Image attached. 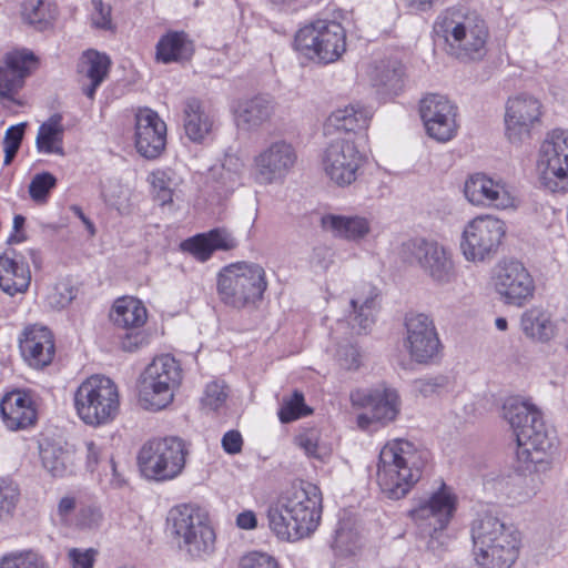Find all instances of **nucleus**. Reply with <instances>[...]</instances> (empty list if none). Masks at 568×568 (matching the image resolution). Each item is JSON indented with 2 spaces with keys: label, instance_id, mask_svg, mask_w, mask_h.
Here are the masks:
<instances>
[{
  "label": "nucleus",
  "instance_id": "1",
  "mask_svg": "<svg viewBox=\"0 0 568 568\" xmlns=\"http://www.w3.org/2000/svg\"><path fill=\"white\" fill-rule=\"evenodd\" d=\"M503 417L516 436V456L520 467L525 470L545 468L555 446L539 409L514 396L504 402Z\"/></svg>",
  "mask_w": 568,
  "mask_h": 568
},
{
  "label": "nucleus",
  "instance_id": "2",
  "mask_svg": "<svg viewBox=\"0 0 568 568\" xmlns=\"http://www.w3.org/2000/svg\"><path fill=\"white\" fill-rule=\"evenodd\" d=\"M434 32L444 39L447 53L460 61H478L486 55L488 28L481 16L467 6L443 11L434 23Z\"/></svg>",
  "mask_w": 568,
  "mask_h": 568
},
{
  "label": "nucleus",
  "instance_id": "3",
  "mask_svg": "<svg viewBox=\"0 0 568 568\" xmlns=\"http://www.w3.org/2000/svg\"><path fill=\"white\" fill-rule=\"evenodd\" d=\"M378 459L377 483L387 498L397 500L420 479L428 453L408 440L394 439L382 448Z\"/></svg>",
  "mask_w": 568,
  "mask_h": 568
},
{
  "label": "nucleus",
  "instance_id": "4",
  "mask_svg": "<svg viewBox=\"0 0 568 568\" xmlns=\"http://www.w3.org/2000/svg\"><path fill=\"white\" fill-rule=\"evenodd\" d=\"M475 559L483 568H509L518 557L519 532L497 516L486 513L471 524Z\"/></svg>",
  "mask_w": 568,
  "mask_h": 568
},
{
  "label": "nucleus",
  "instance_id": "5",
  "mask_svg": "<svg viewBox=\"0 0 568 568\" xmlns=\"http://www.w3.org/2000/svg\"><path fill=\"white\" fill-rule=\"evenodd\" d=\"M267 287L264 268L254 263L237 262L222 268L217 278L220 300L241 308L261 301Z\"/></svg>",
  "mask_w": 568,
  "mask_h": 568
},
{
  "label": "nucleus",
  "instance_id": "6",
  "mask_svg": "<svg viewBox=\"0 0 568 568\" xmlns=\"http://www.w3.org/2000/svg\"><path fill=\"white\" fill-rule=\"evenodd\" d=\"M119 405L118 387L105 376L93 375L87 378L74 393V407L87 425L98 426L113 420Z\"/></svg>",
  "mask_w": 568,
  "mask_h": 568
},
{
  "label": "nucleus",
  "instance_id": "7",
  "mask_svg": "<svg viewBox=\"0 0 568 568\" xmlns=\"http://www.w3.org/2000/svg\"><path fill=\"white\" fill-rule=\"evenodd\" d=\"M182 381V369L170 354L155 357L142 373L139 384V402L146 408L160 410L173 400L174 389Z\"/></svg>",
  "mask_w": 568,
  "mask_h": 568
},
{
  "label": "nucleus",
  "instance_id": "8",
  "mask_svg": "<svg viewBox=\"0 0 568 568\" xmlns=\"http://www.w3.org/2000/svg\"><path fill=\"white\" fill-rule=\"evenodd\" d=\"M187 453L185 443L179 437L151 439L141 447L138 466L148 479L171 480L183 471Z\"/></svg>",
  "mask_w": 568,
  "mask_h": 568
},
{
  "label": "nucleus",
  "instance_id": "9",
  "mask_svg": "<svg viewBox=\"0 0 568 568\" xmlns=\"http://www.w3.org/2000/svg\"><path fill=\"white\" fill-rule=\"evenodd\" d=\"M297 51L325 64L335 62L346 50V32L339 22L318 19L301 28L294 39Z\"/></svg>",
  "mask_w": 568,
  "mask_h": 568
},
{
  "label": "nucleus",
  "instance_id": "10",
  "mask_svg": "<svg viewBox=\"0 0 568 568\" xmlns=\"http://www.w3.org/2000/svg\"><path fill=\"white\" fill-rule=\"evenodd\" d=\"M455 510L456 496L445 484H442V487L428 499L409 511L420 534L429 537L427 548L434 554H438L445 544L446 536L443 530L448 526Z\"/></svg>",
  "mask_w": 568,
  "mask_h": 568
},
{
  "label": "nucleus",
  "instance_id": "11",
  "mask_svg": "<svg viewBox=\"0 0 568 568\" xmlns=\"http://www.w3.org/2000/svg\"><path fill=\"white\" fill-rule=\"evenodd\" d=\"M168 523L172 534L179 539V547L191 556L201 557L213 550L215 534L200 508L192 505L173 507Z\"/></svg>",
  "mask_w": 568,
  "mask_h": 568
},
{
  "label": "nucleus",
  "instance_id": "12",
  "mask_svg": "<svg viewBox=\"0 0 568 568\" xmlns=\"http://www.w3.org/2000/svg\"><path fill=\"white\" fill-rule=\"evenodd\" d=\"M404 262L417 266L438 285L452 283L456 277L455 265L450 252L434 240L414 237L400 246Z\"/></svg>",
  "mask_w": 568,
  "mask_h": 568
},
{
  "label": "nucleus",
  "instance_id": "13",
  "mask_svg": "<svg viewBox=\"0 0 568 568\" xmlns=\"http://www.w3.org/2000/svg\"><path fill=\"white\" fill-rule=\"evenodd\" d=\"M506 234L504 221L493 215H479L463 231L460 248L467 261L483 262L498 251Z\"/></svg>",
  "mask_w": 568,
  "mask_h": 568
},
{
  "label": "nucleus",
  "instance_id": "14",
  "mask_svg": "<svg viewBox=\"0 0 568 568\" xmlns=\"http://www.w3.org/2000/svg\"><path fill=\"white\" fill-rule=\"evenodd\" d=\"M540 181L550 192L568 191V130L547 134L539 152Z\"/></svg>",
  "mask_w": 568,
  "mask_h": 568
},
{
  "label": "nucleus",
  "instance_id": "15",
  "mask_svg": "<svg viewBox=\"0 0 568 568\" xmlns=\"http://www.w3.org/2000/svg\"><path fill=\"white\" fill-rule=\"evenodd\" d=\"M280 509L298 524L300 535L312 534L318 526L322 515V494L311 483L293 485L280 496Z\"/></svg>",
  "mask_w": 568,
  "mask_h": 568
},
{
  "label": "nucleus",
  "instance_id": "16",
  "mask_svg": "<svg viewBox=\"0 0 568 568\" xmlns=\"http://www.w3.org/2000/svg\"><path fill=\"white\" fill-rule=\"evenodd\" d=\"M364 163V156L352 139L333 140L322 154V168L326 176L337 186L354 183L357 172Z\"/></svg>",
  "mask_w": 568,
  "mask_h": 568
},
{
  "label": "nucleus",
  "instance_id": "17",
  "mask_svg": "<svg viewBox=\"0 0 568 568\" xmlns=\"http://www.w3.org/2000/svg\"><path fill=\"white\" fill-rule=\"evenodd\" d=\"M349 398L354 407L367 410L357 417V425L362 429L368 428L371 423L387 425L399 413V396L394 388L356 389Z\"/></svg>",
  "mask_w": 568,
  "mask_h": 568
},
{
  "label": "nucleus",
  "instance_id": "18",
  "mask_svg": "<svg viewBox=\"0 0 568 568\" xmlns=\"http://www.w3.org/2000/svg\"><path fill=\"white\" fill-rule=\"evenodd\" d=\"M494 285L504 303L518 307L528 303L535 292L534 278L519 261L499 263Z\"/></svg>",
  "mask_w": 568,
  "mask_h": 568
},
{
  "label": "nucleus",
  "instance_id": "19",
  "mask_svg": "<svg viewBox=\"0 0 568 568\" xmlns=\"http://www.w3.org/2000/svg\"><path fill=\"white\" fill-rule=\"evenodd\" d=\"M406 346L414 361L428 363L439 352L440 342L433 320L423 313H408L405 317Z\"/></svg>",
  "mask_w": 568,
  "mask_h": 568
},
{
  "label": "nucleus",
  "instance_id": "20",
  "mask_svg": "<svg viewBox=\"0 0 568 568\" xmlns=\"http://www.w3.org/2000/svg\"><path fill=\"white\" fill-rule=\"evenodd\" d=\"M419 113L427 134L434 140L446 142L456 134V108L446 97L427 95L420 101Z\"/></svg>",
  "mask_w": 568,
  "mask_h": 568
},
{
  "label": "nucleus",
  "instance_id": "21",
  "mask_svg": "<svg viewBox=\"0 0 568 568\" xmlns=\"http://www.w3.org/2000/svg\"><path fill=\"white\" fill-rule=\"evenodd\" d=\"M541 115V104L530 95H518L509 99L506 105V136L511 143L528 139L530 129Z\"/></svg>",
  "mask_w": 568,
  "mask_h": 568
},
{
  "label": "nucleus",
  "instance_id": "22",
  "mask_svg": "<svg viewBox=\"0 0 568 568\" xmlns=\"http://www.w3.org/2000/svg\"><path fill=\"white\" fill-rule=\"evenodd\" d=\"M296 160L292 144L285 141L273 142L255 158L256 180L263 184L281 180L292 170Z\"/></svg>",
  "mask_w": 568,
  "mask_h": 568
},
{
  "label": "nucleus",
  "instance_id": "23",
  "mask_svg": "<svg viewBox=\"0 0 568 568\" xmlns=\"http://www.w3.org/2000/svg\"><path fill=\"white\" fill-rule=\"evenodd\" d=\"M166 143V125L156 112L141 109L135 115V146L145 159H156Z\"/></svg>",
  "mask_w": 568,
  "mask_h": 568
},
{
  "label": "nucleus",
  "instance_id": "24",
  "mask_svg": "<svg viewBox=\"0 0 568 568\" xmlns=\"http://www.w3.org/2000/svg\"><path fill=\"white\" fill-rule=\"evenodd\" d=\"M466 199L474 205L507 209L513 205L514 197L506 184L495 181L485 174L469 176L464 185Z\"/></svg>",
  "mask_w": 568,
  "mask_h": 568
},
{
  "label": "nucleus",
  "instance_id": "25",
  "mask_svg": "<svg viewBox=\"0 0 568 568\" xmlns=\"http://www.w3.org/2000/svg\"><path fill=\"white\" fill-rule=\"evenodd\" d=\"M37 63L36 55L26 50L9 52L0 65V100H13V95L24 84L31 72V64Z\"/></svg>",
  "mask_w": 568,
  "mask_h": 568
},
{
  "label": "nucleus",
  "instance_id": "26",
  "mask_svg": "<svg viewBox=\"0 0 568 568\" xmlns=\"http://www.w3.org/2000/svg\"><path fill=\"white\" fill-rule=\"evenodd\" d=\"M20 349L30 366L43 368L54 356V342L52 333L43 326H32L24 331V338L20 341Z\"/></svg>",
  "mask_w": 568,
  "mask_h": 568
},
{
  "label": "nucleus",
  "instance_id": "27",
  "mask_svg": "<svg viewBox=\"0 0 568 568\" xmlns=\"http://www.w3.org/2000/svg\"><path fill=\"white\" fill-rule=\"evenodd\" d=\"M31 274L23 256L8 250L0 256V288L10 296L28 290Z\"/></svg>",
  "mask_w": 568,
  "mask_h": 568
},
{
  "label": "nucleus",
  "instance_id": "28",
  "mask_svg": "<svg viewBox=\"0 0 568 568\" xmlns=\"http://www.w3.org/2000/svg\"><path fill=\"white\" fill-rule=\"evenodd\" d=\"M0 413L3 423L10 430L27 428L37 419V412L31 398L20 390L11 392L2 398Z\"/></svg>",
  "mask_w": 568,
  "mask_h": 568
},
{
  "label": "nucleus",
  "instance_id": "29",
  "mask_svg": "<svg viewBox=\"0 0 568 568\" xmlns=\"http://www.w3.org/2000/svg\"><path fill=\"white\" fill-rule=\"evenodd\" d=\"M236 240L226 229H213L197 234L182 243V248L199 261H207L217 250L229 251L236 246Z\"/></svg>",
  "mask_w": 568,
  "mask_h": 568
},
{
  "label": "nucleus",
  "instance_id": "30",
  "mask_svg": "<svg viewBox=\"0 0 568 568\" xmlns=\"http://www.w3.org/2000/svg\"><path fill=\"white\" fill-rule=\"evenodd\" d=\"M321 226L335 237L353 242L363 240L371 232V221L362 215L325 214Z\"/></svg>",
  "mask_w": 568,
  "mask_h": 568
},
{
  "label": "nucleus",
  "instance_id": "31",
  "mask_svg": "<svg viewBox=\"0 0 568 568\" xmlns=\"http://www.w3.org/2000/svg\"><path fill=\"white\" fill-rule=\"evenodd\" d=\"M213 115L196 98H189L183 105V128L185 135L195 143H202L212 132Z\"/></svg>",
  "mask_w": 568,
  "mask_h": 568
},
{
  "label": "nucleus",
  "instance_id": "32",
  "mask_svg": "<svg viewBox=\"0 0 568 568\" xmlns=\"http://www.w3.org/2000/svg\"><path fill=\"white\" fill-rule=\"evenodd\" d=\"M43 468L53 477H64L72 471L73 453L61 442L44 438L40 445Z\"/></svg>",
  "mask_w": 568,
  "mask_h": 568
},
{
  "label": "nucleus",
  "instance_id": "33",
  "mask_svg": "<svg viewBox=\"0 0 568 568\" xmlns=\"http://www.w3.org/2000/svg\"><path fill=\"white\" fill-rule=\"evenodd\" d=\"M403 64L393 59L377 62L369 72L374 88L382 95H396L403 88Z\"/></svg>",
  "mask_w": 568,
  "mask_h": 568
},
{
  "label": "nucleus",
  "instance_id": "34",
  "mask_svg": "<svg viewBox=\"0 0 568 568\" xmlns=\"http://www.w3.org/2000/svg\"><path fill=\"white\" fill-rule=\"evenodd\" d=\"M194 48L183 31H170L156 44V59L163 63L189 60Z\"/></svg>",
  "mask_w": 568,
  "mask_h": 568
},
{
  "label": "nucleus",
  "instance_id": "35",
  "mask_svg": "<svg viewBox=\"0 0 568 568\" xmlns=\"http://www.w3.org/2000/svg\"><path fill=\"white\" fill-rule=\"evenodd\" d=\"M244 163L240 156L226 153L219 165L210 170V176L215 182V189L225 194L233 192L242 184Z\"/></svg>",
  "mask_w": 568,
  "mask_h": 568
},
{
  "label": "nucleus",
  "instance_id": "36",
  "mask_svg": "<svg viewBox=\"0 0 568 568\" xmlns=\"http://www.w3.org/2000/svg\"><path fill=\"white\" fill-rule=\"evenodd\" d=\"M372 118L371 110L359 105L349 104L343 109H337L328 116L329 126L346 133H357L368 126Z\"/></svg>",
  "mask_w": 568,
  "mask_h": 568
},
{
  "label": "nucleus",
  "instance_id": "37",
  "mask_svg": "<svg viewBox=\"0 0 568 568\" xmlns=\"http://www.w3.org/2000/svg\"><path fill=\"white\" fill-rule=\"evenodd\" d=\"M272 112V100L267 95H256L240 104L237 125L246 130L257 128L270 119Z\"/></svg>",
  "mask_w": 568,
  "mask_h": 568
},
{
  "label": "nucleus",
  "instance_id": "38",
  "mask_svg": "<svg viewBox=\"0 0 568 568\" xmlns=\"http://www.w3.org/2000/svg\"><path fill=\"white\" fill-rule=\"evenodd\" d=\"M111 318L120 327L134 329L140 328L146 322L148 312L138 298L122 297L114 303Z\"/></svg>",
  "mask_w": 568,
  "mask_h": 568
},
{
  "label": "nucleus",
  "instance_id": "39",
  "mask_svg": "<svg viewBox=\"0 0 568 568\" xmlns=\"http://www.w3.org/2000/svg\"><path fill=\"white\" fill-rule=\"evenodd\" d=\"M549 457H547V466L545 468H535L525 470L521 468L518 458L516 457L517 465L515 467L519 475L514 479L513 488L509 496L517 503H524L531 499L538 494L541 488L542 480L538 473L545 471L549 467Z\"/></svg>",
  "mask_w": 568,
  "mask_h": 568
},
{
  "label": "nucleus",
  "instance_id": "40",
  "mask_svg": "<svg viewBox=\"0 0 568 568\" xmlns=\"http://www.w3.org/2000/svg\"><path fill=\"white\" fill-rule=\"evenodd\" d=\"M520 326L524 334L538 342H548L555 335V326L545 311L534 307L521 315Z\"/></svg>",
  "mask_w": 568,
  "mask_h": 568
},
{
  "label": "nucleus",
  "instance_id": "41",
  "mask_svg": "<svg viewBox=\"0 0 568 568\" xmlns=\"http://www.w3.org/2000/svg\"><path fill=\"white\" fill-rule=\"evenodd\" d=\"M62 116L54 114L48 122L40 125L37 135V149L43 153H55L63 155L62 148L63 126L61 125Z\"/></svg>",
  "mask_w": 568,
  "mask_h": 568
},
{
  "label": "nucleus",
  "instance_id": "42",
  "mask_svg": "<svg viewBox=\"0 0 568 568\" xmlns=\"http://www.w3.org/2000/svg\"><path fill=\"white\" fill-rule=\"evenodd\" d=\"M267 519L270 528L280 539L294 541L303 538V535H300L298 524L290 518L286 511L280 509V498L268 507Z\"/></svg>",
  "mask_w": 568,
  "mask_h": 568
},
{
  "label": "nucleus",
  "instance_id": "43",
  "mask_svg": "<svg viewBox=\"0 0 568 568\" xmlns=\"http://www.w3.org/2000/svg\"><path fill=\"white\" fill-rule=\"evenodd\" d=\"M362 547L359 532L349 520L341 521L335 531L333 548L342 556H352Z\"/></svg>",
  "mask_w": 568,
  "mask_h": 568
},
{
  "label": "nucleus",
  "instance_id": "44",
  "mask_svg": "<svg viewBox=\"0 0 568 568\" xmlns=\"http://www.w3.org/2000/svg\"><path fill=\"white\" fill-rule=\"evenodd\" d=\"M22 16L28 23L44 29L54 18V9L43 0H27Z\"/></svg>",
  "mask_w": 568,
  "mask_h": 568
},
{
  "label": "nucleus",
  "instance_id": "45",
  "mask_svg": "<svg viewBox=\"0 0 568 568\" xmlns=\"http://www.w3.org/2000/svg\"><path fill=\"white\" fill-rule=\"evenodd\" d=\"M376 294H371L364 301L351 300L353 308V326L357 325L361 331H367L375 322L374 313L377 308Z\"/></svg>",
  "mask_w": 568,
  "mask_h": 568
},
{
  "label": "nucleus",
  "instance_id": "46",
  "mask_svg": "<svg viewBox=\"0 0 568 568\" xmlns=\"http://www.w3.org/2000/svg\"><path fill=\"white\" fill-rule=\"evenodd\" d=\"M0 568H50L44 558L32 550L12 552L1 559Z\"/></svg>",
  "mask_w": 568,
  "mask_h": 568
},
{
  "label": "nucleus",
  "instance_id": "47",
  "mask_svg": "<svg viewBox=\"0 0 568 568\" xmlns=\"http://www.w3.org/2000/svg\"><path fill=\"white\" fill-rule=\"evenodd\" d=\"M82 63L87 65L84 72L90 80H99L100 82H103L108 75L111 60L104 53L89 50L83 54Z\"/></svg>",
  "mask_w": 568,
  "mask_h": 568
},
{
  "label": "nucleus",
  "instance_id": "48",
  "mask_svg": "<svg viewBox=\"0 0 568 568\" xmlns=\"http://www.w3.org/2000/svg\"><path fill=\"white\" fill-rule=\"evenodd\" d=\"M311 412L312 410L305 405L303 394L295 390L288 399L283 402L278 410V418L282 423H291L311 414Z\"/></svg>",
  "mask_w": 568,
  "mask_h": 568
},
{
  "label": "nucleus",
  "instance_id": "49",
  "mask_svg": "<svg viewBox=\"0 0 568 568\" xmlns=\"http://www.w3.org/2000/svg\"><path fill=\"white\" fill-rule=\"evenodd\" d=\"M55 185L57 179L53 174L50 172L38 173L29 184L30 197L37 203H44Z\"/></svg>",
  "mask_w": 568,
  "mask_h": 568
},
{
  "label": "nucleus",
  "instance_id": "50",
  "mask_svg": "<svg viewBox=\"0 0 568 568\" xmlns=\"http://www.w3.org/2000/svg\"><path fill=\"white\" fill-rule=\"evenodd\" d=\"M226 397L225 386L217 382H212L206 385L204 395L201 398L202 408L215 412L224 405Z\"/></svg>",
  "mask_w": 568,
  "mask_h": 568
},
{
  "label": "nucleus",
  "instance_id": "51",
  "mask_svg": "<svg viewBox=\"0 0 568 568\" xmlns=\"http://www.w3.org/2000/svg\"><path fill=\"white\" fill-rule=\"evenodd\" d=\"M19 498V489L13 483L0 481V519L12 514Z\"/></svg>",
  "mask_w": 568,
  "mask_h": 568
},
{
  "label": "nucleus",
  "instance_id": "52",
  "mask_svg": "<svg viewBox=\"0 0 568 568\" xmlns=\"http://www.w3.org/2000/svg\"><path fill=\"white\" fill-rule=\"evenodd\" d=\"M152 186L155 191V197L161 205H165L172 202V181L169 172L156 171L152 173Z\"/></svg>",
  "mask_w": 568,
  "mask_h": 568
},
{
  "label": "nucleus",
  "instance_id": "53",
  "mask_svg": "<svg viewBox=\"0 0 568 568\" xmlns=\"http://www.w3.org/2000/svg\"><path fill=\"white\" fill-rule=\"evenodd\" d=\"M75 298V290L69 282H60L49 296V302L58 308L67 307Z\"/></svg>",
  "mask_w": 568,
  "mask_h": 568
},
{
  "label": "nucleus",
  "instance_id": "54",
  "mask_svg": "<svg viewBox=\"0 0 568 568\" xmlns=\"http://www.w3.org/2000/svg\"><path fill=\"white\" fill-rule=\"evenodd\" d=\"M337 359L344 369H357L361 366L359 349L352 344L342 345L337 351Z\"/></svg>",
  "mask_w": 568,
  "mask_h": 568
},
{
  "label": "nucleus",
  "instance_id": "55",
  "mask_svg": "<svg viewBox=\"0 0 568 568\" xmlns=\"http://www.w3.org/2000/svg\"><path fill=\"white\" fill-rule=\"evenodd\" d=\"M241 568H278L277 561L262 552H251L244 556L240 562Z\"/></svg>",
  "mask_w": 568,
  "mask_h": 568
},
{
  "label": "nucleus",
  "instance_id": "56",
  "mask_svg": "<svg viewBox=\"0 0 568 568\" xmlns=\"http://www.w3.org/2000/svg\"><path fill=\"white\" fill-rule=\"evenodd\" d=\"M149 343V335L140 328L130 329L121 338V347L126 352H135Z\"/></svg>",
  "mask_w": 568,
  "mask_h": 568
},
{
  "label": "nucleus",
  "instance_id": "57",
  "mask_svg": "<svg viewBox=\"0 0 568 568\" xmlns=\"http://www.w3.org/2000/svg\"><path fill=\"white\" fill-rule=\"evenodd\" d=\"M92 24L100 29L111 28V8L104 4L101 0H92Z\"/></svg>",
  "mask_w": 568,
  "mask_h": 568
},
{
  "label": "nucleus",
  "instance_id": "58",
  "mask_svg": "<svg viewBox=\"0 0 568 568\" xmlns=\"http://www.w3.org/2000/svg\"><path fill=\"white\" fill-rule=\"evenodd\" d=\"M102 515L99 508L94 506L81 507L78 516L77 524L82 528H93L101 521Z\"/></svg>",
  "mask_w": 568,
  "mask_h": 568
},
{
  "label": "nucleus",
  "instance_id": "59",
  "mask_svg": "<svg viewBox=\"0 0 568 568\" xmlns=\"http://www.w3.org/2000/svg\"><path fill=\"white\" fill-rule=\"evenodd\" d=\"M448 383H449L448 378L446 376L440 375V376L420 379L418 382V384H419L418 388H419L420 393H423L425 396H427L429 394L438 392L442 388L447 387Z\"/></svg>",
  "mask_w": 568,
  "mask_h": 568
},
{
  "label": "nucleus",
  "instance_id": "60",
  "mask_svg": "<svg viewBox=\"0 0 568 568\" xmlns=\"http://www.w3.org/2000/svg\"><path fill=\"white\" fill-rule=\"evenodd\" d=\"M243 439L237 430H229L222 438L223 449L231 455L237 454L242 450Z\"/></svg>",
  "mask_w": 568,
  "mask_h": 568
},
{
  "label": "nucleus",
  "instance_id": "61",
  "mask_svg": "<svg viewBox=\"0 0 568 568\" xmlns=\"http://www.w3.org/2000/svg\"><path fill=\"white\" fill-rule=\"evenodd\" d=\"M69 556L72 560L73 568H93L94 552L93 550L80 551L71 549Z\"/></svg>",
  "mask_w": 568,
  "mask_h": 568
},
{
  "label": "nucleus",
  "instance_id": "62",
  "mask_svg": "<svg viewBox=\"0 0 568 568\" xmlns=\"http://www.w3.org/2000/svg\"><path fill=\"white\" fill-rule=\"evenodd\" d=\"M27 123L10 126L4 135L3 144L19 149L24 135Z\"/></svg>",
  "mask_w": 568,
  "mask_h": 568
},
{
  "label": "nucleus",
  "instance_id": "63",
  "mask_svg": "<svg viewBox=\"0 0 568 568\" xmlns=\"http://www.w3.org/2000/svg\"><path fill=\"white\" fill-rule=\"evenodd\" d=\"M298 445L304 449L307 456L310 457H320L317 449L318 444L315 435L313 433L301 435L298 437Z\"/></svg>",
  "mask_w": 568,
  "mask_h": 568
},
{
  "label": "nucleus",
  "instance_id": "64",
  "mask_svg": "<svg viewBox=\"0 0 568 568\" xmlns=\"http://www.w3.org/2000/svg\"><path fill=\"white\" fill-rule=\"evenodd\" d=\"M77 499L73 496H63L58 504V515L65 520L75 509Z\"/></svg>",
  "mask_w": 568,
  "mask_h": 568
}]
</instances>
